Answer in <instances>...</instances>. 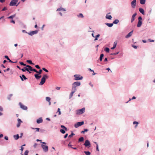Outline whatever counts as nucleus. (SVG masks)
I'll return each instance as SVG.
<instances>
[{"label": "nucleus", "instance_id": "2f4dec72", "mask_svg": "<svg viewBox=\"0 0 155 155\" xmlns=\"http://www.w3.org/2000/svg\"><path fill=\"white\" fill-rule=\"evenodd\" d=\"M104 50L106 52L109 53V52L110 49L106 47L105 48Z\"/></svg>", "mask_w": 155, "mask_h": 155}, {"label": "nucleus", "instance_id": "5701e85b", "mask_svg": "<svg viewBox=\"0 0 155 155\" xmlns=\"http://www.w3.org/2000/svg\"><path fill=\"white\" fill-rule=\"evenodd\" d=\"M84 140V138L83 137H80L78 140V142H82Z\"/></svg>", "mask_w": 155, "mask_h": 155}, {"label": "nucleus", "instance_id": "69168bd1", "mask_svg": "<svg viewBox=\"0 0 155 155\" xmlns=\"http://www.w3.org/2000/svg\"><path fill=\"white\" fill-rule=\"evenodd\" d=\"M5 58H6L7 60H8V59H9V58L7 55H5Z\"/></svg>", "mask_w": 155, "mask_h": 155}, {"label": "nucleus", "instance_id": "680f3d73", "mask_svg": "<svg viewBox=\"0 0 155 155\" xmlns=\"http://www.w3.org/2000/svg\"><path fill=\"white\" fill-rule=\"evenodd\" d=\"M96 150L97 151H99V148H98V144H97Z\"/></svg>", "mask_w": 155, "mask_h": 155}, {"label": "nucleus", "instance_id": "412c9836", "mask_svg": "<svg viewBox=\"0 0 155 155\" xmlns=\"http://www.w3.org/2000/svg\"><path fill=\"white\" fill-rule=\"evenodd\" d=\"M105 24L109 27H112L113 25V23H105Z\"/></svg>", "mask_w": 155, "mask_h": 155}, {"label": "nucleus", "instance_id": "052dcab7", "mask_svg": "<svg viewBox=\"0 0 155 155\" xmlns=\"http://www.w3.org/2000/svg\"><path fill=\"white\" fill-rule=\"evenodd\" d=\"M20 124H21L20 123H18L17 124V127H20Z\"/></svg>", "mask_w": 155, "mask_h": 155}, {"label": "nucleus", "instance_id": "39448f33", "mask_svg": "<svg viewBox=\"0 0 155 155\" xmlns=\"http://www.w3.org/2000/svg\"><path fill=\"white\" fill-rule=\"evenodd\" d=\"M74 79L76 81L81 80L83 78V77L82 76H80V74H75L74 75Z\"/></svg>", "mask_w": 155, "mask_h": 155}, {"label": "nucleus", "instance_id": "603ef678", "mask_svg": "<svg viewBox=\"0 0 155 155\" xmlns=\"http://www.w3.org/2000/svg\"><path fill=\"white\" fill-rule=\"evenodd\" d=\"M138 21H142V18L141 16H139L138 18Z\"/></svg>", "mask_w": 155, "mask_h": 155}, {"label": "nucleus", "instance_id": "e433bc0d", "mask_svg": "<svg viewBox=\"0 0 155 155\" xmlns=\"http://www.w3.org/2000/svg\"><path fill=\"white\" fill-rule=\"evenodd\" d=\"M60 131L63 134H64L65 133V130L63 129H61L60 130Z\"/></svg>", "mask_w": 155, "mask_h": 155}, {"label": "nucleus", "instance_id": "0eeeda50", "mask_svg": "<svg viewBox=\"0 0 155 155\" xmlns=\"http://www.w3.org/2000/svg\"><path fill=\"white\" fill-rule=\"evenodd\" d=\"M41 147L42 148L43 151L45 152H46L48 151V147L47 146L43 144H41Z\"/></svg>", "mask_w": 155, "mask_h": 155}, {"label": "nucleus", "instance_id": "774afa93", "mask_svg": "<svg viewBox=\"0 0 155 155\" xmlns=\"http://www.w3.org/2000/svg\"><path fill=\"white\" fill-rule=\"evenodd\" d=\"M4 139L6 140H8V137L7 136H5L4 137Z\"/></svg>", "mask_w": 155, "mask_h": 155}, {"label": "nucleus", "instance_id": "f03ea898", "mask_svg": "<svg viewBox=\"0 0 155 155\" xmlns=\"http://www.w3.org/2000/svg\"><path fill=\"white\" fill-rule=\"evenodd\" d=\"M48 78V76L46 74H45L41 79V81L39 84V85H43L45 82L46 79Z\"/></svg>", "mask_w": 155, "mask_h": 155}, {"label": "nucleus", "instance_id": "bf43d9fd", "mask_svg": "<svg viewBox=\"0 0 155 155\" xmlns=\"http://www.w3.org/2000/svg\"><path fill=\"white\" fill-rule=\"evenodd\" d=\"M132 46L135 49H137V46L134 45H132Z\"/></svg>", "mask_w": 155, "mask_h": 155}, {"label": "nucleus", "instance_id": "c85d7f7f", "mask_svg": "<svg viewBox=\"0 0 155 155\" xmlns=\"http://www.w3.org/2000/svg\"><path fill=\"white\" fill-rule=\"evenodd\" d=\"M16 16V14H15L14 15H11L10 16L8 17V19H13V18L15 17Z\"/></svg>", "mask_w": 155, "mask_h": 155}, {"label": "nucleus", "instance_id": "f704fd0d", "mask_svg": "<svg viewBox=\"0 0 155 155\" xmlns=\"http://www.w3.org/2000/svg\"><path fill=\"white\" fill-rule=\"evenodd\" d=\"M84 153L86 155H90L91 154V153L88 151H84Z\"/></svg>", "mask_w": 155, "mask_h": 155}, {"label": "nucleus", "instance_id": "20e7f679", "mask_svg": "<svg viewBox=\"0 0 155 155\" xmlns=\"http://www.w3.org/2000/svg\"><path fill=\"white\" fill-rule=\"evenodd\" d=\"M85 108L84 107H83L82 108L78 110H76V114H81L85 112Z\"/></svg>", "mask_w": 155, "mask_h": 155}, {"label": "nucleus", "instance_id": "5fc2aeb1", "mask_svg": "<svg viewBox=\"0 0 155 155\" xmlns=\"http://www.w3.org/2000/svg\"><path fill=\"white\" fill-rule=\"evenodd\" d=\"M18 123H21L22 122L21 121V120L19 118H18Z\"/></svg>", "mask_w": 155, "mask_h": 155}, {"label": "nucleus", "instance_id": "393cba45", "mask_svg": "<svg viewBox=\"0 0 155 155\" xmlns=\"http://www.w3.org/2000/svg\"><path fill=\"white\" fill-rule=\"evenodd\" d=\"M26 62L30 64H32V65L34 64L32 62V61L31 60H27L26 61Z\"/></svg>", "mask_w": 155, "mask_h": 155}, {"label": "nucleus", "instance_id": "7c9ffc66", "mask_svg": "<svg viewBox=\"0 0 155 155\" xmlns=\"http://www.w3.org/2000/svg\"><path fill=\"white\" fill-rule=\"evenodd\" d=\"M77 16L79 18H83L84 17V16L82 13H80Z\"/></svg>", "mask_w": 155, "mask_h": 155}, {"label": "nucleus", "instance_id": "09e8293b", "mask_svg": "<svg viewBox=\"0 0 155 155\" xmlns=\"http://www.w3.org/2000/svg\"><path fill=\"white\" fill-rule=\"evenodd\" d=\"M12 96V94H10L9 96L8 97V99L9 100H11V97Z\"/></svg>", "mask_w": 155, "mask_h": 155}, {"label": "nucleus", "instance_id": "4468645a", "mask_svg": "<svg viewBox=\"0 0 155 155\" xmlns=\"http://www.w3.org/2000/svg\"><path fill=\"white\" fill-rule=\"evenodd\" d=\"M19 77L22 81H23L24 80H26L27 79V78L24 74H22L21 76L20 75Z\"/></svg>", "mask_w": 155, "mask_h": 155}, {"label": "nucleus", "instance_id": "e2e57ef3", "mask_svg": "<svg viewBox=\"0 0 155 155\" xmlns=\"http://www.w3.org/2000/svg\"><path fill=\"white\" fill-rule=\"evenodd\" d=\"M40 130V131L41 132H44L45 131V130L44 129H41Z\"/></svg>", "mask_w": 155, "mask_h": 155}, {"label": "nucleus", "instance_id": "4d7b16f0", "mask_svg": "<svg viewBox=\"0 0 155 155\" xmlns=\"http://www.w3.org/2000/svg\"><path fill=\"white\" fill-rule=\"evenodd\" d=\"M10 70V68H7L6 70H4V72H6V71H8L9 70Z\"/></svg>", "mask_w": 155, "mask_h": 155}, {"label": "nucleus", "instance_id": "2eb2a0df", "mask_svg": "<svg viewBox=\"0 0 155 155\" xmlns=\"http://www.w3.org/2000/svg\"><path fill=\"white\" fill-rule=\"evenodd\" d=\"M133 32V31H130L127 35L126 36L125 38H128L129 37H130L132 35Z\"/></svg>", "mask_w": 155, "mask_h": 155}, {"label": "nucleus", "instance_id": "6ab92c4d", "mask_svg": "<svg viewBox=\"0 0 155 155\" xmlns=\"http://www.w3.org/2000/svg\"><path fill=\"white\" fill-rule=\"evenodd\" d=\"M139 11L143 15H144V11L143 9L141 8H139Z\"/></svg>", "mask_w": 155, "mask_h": 155}, {"label": "nucleus", "instance_id": "0e129e2a", "mask_svg": "<svg viewBox=\"0 0 155 155\" xmlns=\"http://www.w3.org/2000/svg\"><path fill=\"white\" fill-rule=\"evenodd\" d=\"M68 134H65V135L64 136V138H66L67 137H68Z\"/></svg>", "mask_w": 155, "mask_h": 155}, {"label": "nucleus", "instance_id": "f257e3e1", "mask_svg": "<svg viewBox=\"0 0 155 155\" xmlns=\"http://www.w3.org/2000/svg\"><path fill=\"white\" fill-rule=\"evenodd\" d=\"M26 67H24L23 68L21 69V70L23 72H25L27 71L29 72V74L31 73V72L30 71H33L35 72H37V71L35 68H33L32 67L29 65H27Z\"/></svg>", "mask_w": 155, "mask_h": 155}, {"label": "nucleus", "instance_id": "49530a36", "mask_svg": "<svg viewBox=\"0 0 155 155\" xmlns=\"http://www.w3.org/2000/svg\"><path fill=\"white\" fill-rule=\"evenodd\" d=\"M29 151L28 150H26L24 153V155H28Z\"/></svg>", "mask_w": 155, "mask_h": 155}, {"label": "nucleus", "instance_id": "ddd939ff", "mask_svg": "<svg viewBox=\"0 0 155 155\" xmlns=\"http://www.w3.org/2000/svg\"><path fill=\"white\" fill-rule=\"evenodd\" d=\"M137 13H134L132 16L131 22V23H132L135 20V17L137 15Z\"/></svg>", "mask_w": 155, "mask_h": 155}, {"label": "nucleus", "instance_id": "ea45409f", "mask_svg": "<svg viewBox=\"0 0 155 155\" xmlns=\"http://www.w3.org/2000/svg\"><path fill=\"white\" fill-rule=\"evenodd\" d=\"M1 19H2V22H3L5 21V19L4 18V16H2L0 18V20Z\"/></svg>", "mask_w": 155, "mask_h": 155}, {"label": "nucleus", "instance_id": "72a5a7b5", "mask_svg": "<svg viewBox=\"0 0 155 155\" xmlns=\"http://www.w3.org/2000/svg\"><path fill=\"white\" fill-rule=\"evenodd\" d=\"M72 92H73V93H74L75 91H76V88H75V87L72 86Z\"/></svg>", "mask_w": 155, "mask_h": 155}, {"label": "nucleus", "instance_id": "de8ad7c7", "mask_svg": "<svg viewBox=\"0 0 155 155\" xmlns=\"http://www.w3.org/2000/svg\"><path fill=\"white\" fill-rule=\"evenodd\" d=\"M74 135H75V134L74 133H72L68 137L70 138V137H72Z\"/></svg>", "mask_w": 155, "mask_h": 155}, {"label": "nucleus", "instance_id": "8fccbe9b", "mask_svg": "<svg viewBox=\"0 0 155 155\" xmlns=\"http://www.w3.org/2000/svg\"><path fill=\"white\" fill-rule=\"evenodd\" d=\"M42 70H43V71H45V72H48V71L45 68H42Z\"/></svg>", "mask_w": 155, "mask_h": 155}, {"label": "nucleus", "instance_id": "dca6fc26", "mask_svg": "<svg viewBox=\"0 0 155 155\" xmlns=\"http://www.w3.org/2000/svg\"><path fill=\"white\" fill-rule=\"evenodd\" d=\"M43 121V120L41 117H40L39 119H38L37 120V123L38 124H40Z\"/></svg>", "mask_w": 155, "mask_h": 155}, {"label": "nucleus", "instance_id": "37998d69", "mask_svg": "<svg viewBox=\"0 0 155 155\" xmlns=\"http://www.w3.org/2000/svg\"><path fill=\"white\" fill-rule=\"evenodd\" d=\"M61 127L62 128L64 129L65 130H67V128L66 127H65L64 126L61 125Z\"/></svg>", "mask_w": 155, "mask_h": 155}, {"label": "nucleus", "instance_id": "13d9d810", "mask_svg": "<svg viewBox=\"0 0 155 155\" xmlns=\"http://www.w3.org/2000/svg\"><path fill=\"white\" fill-rule=\"evenodd\" d=\"M136 97H135V96H133V97H132L131 99H130V100H129V101H130L131 99L132 100L135 99H136Z\"/></svg>", "mask_w": 155, "mask_h": 155}, {"label": "nucleus", "instance_id": "1a4fd4ad", "mask_svg": "<svg viewBox=\"0 0 155 155\" xmlns=\"http://www.w3.org/2000/svg\"><path fill=\"white\" fill-rule=\"evenodd\" d=\"M132 7L134 8H135L136 5V0H133L131 3Z\"/></svg>", "mask_w": 155, "mask_h": 155}, {"label": "nucleus", "instance_id": "4c0bfd02", "mask_svg": "<svg viewBox=\"0 0 155 155\" xmlns=\"http://www.w3.org/2000/svg\"><path fill=\"white\" fill-rule=\"evenodd\" d=\"M88 131V130L87 129H84V130L83 131H82L81 132V133L84 134V132H87Z\"/></svg>", "mask_w": 155, "mask_h": 155}, {"label": "nucleus", "instance_id": "338daca9", "mask_svg": "<svg viewBox=\"0 0 155 155\" xmlns=\"http://www.w3.org/2000/svg\"><path fill=\"white\" fill-rule=\"evenodd\" d=\"M100 34H98L97 35H96L95 36V38H97L99 37L100 36Z\"/></svg>", "mask_w": 155, "mask_h": 155}, {"label": "nucleus", "instance_id": "cd10ccee", "mask_svg": "<svg viewBox=\"0 0 155 155\" xmlns=\"http://www.w3.org/2000/svg\"><path fill=\"white\" fill-rule=\"evenodd\" d=\"M104 56V55L103 54H101L99 58V60L100 61H101L102 60Z\"/></svg>", "mask_w": 155, "mask_h": 155}, {"label": "nucleus", "instance_id": "473e14b6", "mask_svg": "<svg viewBox=\"0 0 155 155\" xmlns=\"http://www.w3.org/2000/svg\"><path fill=\"white\" fill-rule=\"evenodd\" d=\"M117 43L115 42H114V44L113 46V47L111 48V49H114L117 46Z\"/></svg>", "mask_w": 155, "mask_h": 155}, {"label": "nucleus", "instance_id": "6e6d98bb", "mask_svg": "<svg viewBox=\"0 0 155 155\" xmlns=\"http://www.w3.org/2000/svg\"><path fill=\"white\" fill-rule=\"evenodd\" d=\"M133 124H136L138 125V122L135 121L133 122Z\"/></svg>", "mask_w": 155, "mask_h": 155}, {"label": "nucleus", "instance_id": "aec40b11", "mask_svg": "<svg viewBox=\"0 0 155 155\" xmlns=\"http://www.w3.org/2000/svg\"><path fill=\"white\" fill-rule=\"evenodd\" d=\"M106 18L110 20L112 18V17L111 15H109L107 14L106 16Z\"/></svg>", "mask_w": 155, "mask_h": 155}, {"label": "nucleus", "instance_id": "a19ab883", "mask_svg": "<svg viewBox=\"0 0 155 155\" xmlns=\"http://www.w3.org/2000/svg\"><path fill=\"white\" fill-rule=\"evenodd\" d=\"M19 63L21 65H23L24 66H26L27 65L25 64L23 62H20Z\"/></svg>", "mask_w": 155, "mask_h": 155}, {"label": "nucleus", "instance_id": "58836bf2", "mask_svg": "<svg viewBox=\"0 0 155 155\" xmlns=\"http://www.w3.org/2000/svg\"><path fill=\"white\" fill-rule=\"evenodd\" d=\"M46 101L48 102L50 101L51 100L50 98V97H46Z\"/></svg>", "mask_w": 155, "mask_h": 155}, {"label": "nucleus", "instance_id": "79ce46f5", "mask_svg": "<svg viewBox=\"0 0 155 155\" xmlns=\"http://www.w3.org/2000/svg\"><path fill=\"white\" fill-rule=\"evenodd\" d=\"M74 93L73 92H71L69 95V99H70L73 96Z\"/></svg>", "mask_w": 155, "mask_h": 155}, {"label": "nucleus", "instance_id": "c9c22d12", "mask_svg": "<svg viewBox=\"0 0 155 155\" xmlns=\"http://www.w3.org/2000/svg\"><path fill=\"white\" fill-rule=\"evenodd\" d=\"M25 144H24L23 145H22L21 147V149H20V150H21V154L22 153V151L23 150V149H24V148L23 147V146H25Z\"/></svg>", "mask_w": 155, "mask_h": 155}, {"label": "nucleus", "instance_id": "f3484780", "mask_svg": "<svg viewBox=\"0 0 155 155\" xmlns=\"http://www.w3.org/2000/svg\"><path fill=\"white\" fill-rule=\"evenodd\" d=\"M142 23V21H138L137 25L138 27H140L141 26Z\"/></svg>", "mask_w": 155, "mask_h": 155}, {"label": "nucleus", "instance_id": "9d476101", "mask_svg": "<svg viewBox=\"0 0 155 155\" xmlns=\"http://www.w3.org/2000/svg\"><path fill=\"white\" fill-rule=\"evenodd\" d=\"M38 31L35 30L34 31H32L28 33V34L31 36H32L38 33Z\"/></svg>", "mask_w": 155, "mask_h": 155}, {"label": "nucleus", "instance_id": "6e6552de", "mask_svg": "<svg viewBox=\"0 0 155 155\" xmlns=\"http://www.w3.org/2000/svg\"><path fill=\"white\" fill-rule=\"evenodd\" d=\"M72 86L76 88L77 86H79L81 85V83L79 81H77L73 83L72 84Z\"/></svg>", "mask_w": 155, "mask_h": 155}, {"label": "nucleus", "instance_id": "c03bdc74", "mask_svg": "<svg viewBox=\"0 0 155 155\" xmlns=\"http://www.w3.org/2000/svg\"><path fill=\"white\" fill-rule=\"evenodd\" d=\"M119 53V52H117L116 53H111L110 54L111 55H116L117 54Z\"/></svg>", "mask_w": 155, "mask_h": 155}, {"label": "nucleus", "instance_id": "b1692460", "mask_svg": "<svg viewBox=\"0 0 155 155\" xmlns=\"http://www.w3.org/2000/svg\"><path fill=\"white\" fill-rule=\"evenodd\" d=\"M119 20L117 19H115L113 22V24H117L119 22Z\"/></svg>", "mask_w": 155, "mask_h": 155}, {"label": "nucleus", "instance_id": "423d86ee", "mask_svg": "<svg viewBox=\"0 0 155 155\" xmlns=\"http://www.w3.org/2000/svg\"><path fill=\"white\" fill-rule=\"evenodd\" d=\"M84 124V122L83 121L81 122H79L77 123L74 125V127L75 128H78L79 126H80Z\"/></svg>", "mask_w": 155, "mask_h": 155}, {"label": "nucleus", "instance_id": "a18cd8bd", "mask_svg": "<svg viewBox=\"0 0 155 155\" xmlns=\"http://www.w3.org/2000/svg\"><path fill=\"white\" fill-rule=\"evenodd\" d=\"M42 70L40 69L39 71H37V72H36L37 73H38V74H41L42 73Z\"/></svg>", "mask_w": 155, "mask_h": 155}, {"label": "nucleus", "instance_id": "9b49d317", "mask_svg": "<svg viewBox=\"0 0 155 155\" xmlns=\"http://www.w3.org/2000/svg\"><path fill=\"white\" fill-rule=\"evenodd\" d=\"M19 105L20 106V107L23 110H26L27 109V107L22 104L21 102L19 103Z\"/></svg>", "mask_w": 155, "mask_h": 155}, {"label": "nucleus", "instance_id": "864d4df0", "mask_svg": "<svg viewBox=\"0 0 155 155\" xmlns=\"http://www.w3.org/2000/svg\"><path fill=\"white\" fill-rule=\"evenodd\" d=\"M35 68L37 69H40V66L38 65H35Z\"/></svg>", "mask_w": 155, "mask_h": 155}, {"label": "nucleus", "instance_id": "a211bd4d", "mask_svg": "<svg viewBox=\"0 0 155 155\" xmlns=\"http://www.w3.org/2000/svg\"><path fill=\"white\" fill-rule=\"evenodd\" d=\"M39 74H35L34 75L35 77L37 79H39L41 77V75H38Z\"/></svg>", "mask_w": 155, "mask_h": 155}, {"label": "nucleus", "instance_id": "3c124183", "mask_svg": "<svg viewBox=\"0 0 155 155\" xmlns=\"http://www.w3.org/2000/svg\"><path fill=\"white\" fill-rule=\"evenodd\" d=\"M7 8H6V7H5L2 10V11H4L7 10Z\"/></svg>", "mask_w": 155, "mask_h": 155}, {"label": "nucleus", "instance_id": "4be33fe9", "mask_svg": "<svg viewBox=\"0 0 155 155\" xmlns=\"http://www.w3.org/2000/svg\"><path fill=\"white\" fill-rule=\"evenodd\" d=\"M13 137L15 140H17L19 138V135L17 134V135H14L13 136Z\"/></svg>", "mask_w": 155, "mask_h": 155}, {"label": "nucleus", "instance_id": "c756f323", "mask_svg": "<svg viewBox=\"0 0 155 155\" xmlns=\"http://www.w3.org/2000/svg\"><path fill=\"white\" fill-rule=\"evenodd\" d=\"M61 10H62V11H66L65 9L64 8H59L57 9V11H60Z\"/></svg>", "mask_w": 155, "mask_h": 155}, {"label": "nucleus", "instance_id": "7ed1b4c3", "mask_svg": "<svg viewBox=\"0 0 155 155\" xmlns=\"http://www.w3.org/2000/svg\"><path fill=\"white\" fill-rule=\"evenodd\" d=\"M18 0H12L9 4V5L11 6L15 5L16 6H17L19 4V3H18L17 5H16L18 2Z\"/></svg>", "mask_w": 155, "mask_h": 155}, {"label": "nucleus", "instance_id": "f8f14e48", "mask_svg": "<svg viewBox=\"0 0 155 155\" xmlns=\"http://www.w3.org/2000/svg\"><path fill=\"white\" fill-rule=\"evenodd\" d=\"M84 145L86 147H87L91 145V143L88 140H87L85 141V142L84 144Z\"/></svg>", "mask_w": 155, "mask_h": 155}, {"label": "nucleus", "instance_id": "bb28decb", "mask_svg": "<svg viewBox=\"0 0 155 155\" xmlns=\"http://www.w3.org/2000/svg\"><path fill=\"white\" fill-rule=\"evenodd\" d=\"M140 3L142 5H144L146 2V0H140Z\"/></svg>", "mask_w": 155, "mask_h": 155}, {"label": "nucleus", "instance_id": "a878e982", "mask_svg": "<svg viewBox=\"0 0 155 155\" xmlns=\"http://www.w3.org/2000/svg\"><path fill=\"white\" fill-rule=\"evenodd\" d=\"M31 128L33 130H36L35 132H39L40 131V129L39 128H34L32 127H31Z\"/></svg>", "mask_w": 155, "mask_h": 155}]
</instances>
